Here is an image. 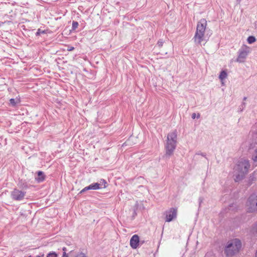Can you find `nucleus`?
I'll return each mask as SVG.
<instances>
[{
    "mask_svg": "<svg viewBox=\"0 0 257 257\" xmlns=\"http://www.w3.org/2000/svg\"><path fill=\"white\" fill-rule=\"evenodd\" d=\"M250 164L248 160L240 159L234 169L235 173V181L238 182L243 179L248 172Z\"/></svg>",
    "mask_w": 257,
    "mask_h": 257,
    "instance_id": "1",
    "label": "nucleus"
},
{
    "mask_svg": "<svg viewBox=\"0 0 257 257\" xmlns=\"http://www.w3.org/2000/svg\"><path fill=\"white\" fill-rule=\"evenodd\" d=\"M207 26V21L205 19H201L197 23L196 31L193 39L196 45H201L203 42H206L205 31Z\"/></svg>",
    "mask_w": 257,
    "mask_h": 257,
    "instance_id": "2",
    "label": "nucleus"
},
{
    "mask_svg": "<svg viewBox=\"0 0 257 257\" xmlns=\"http://www.w3.org/2000/svg\"><path fill=\"white\" fill-rule=\"evenodd\" d=\"M177 133L176 130L169 133L167 135L166 143L165 145L166 155H172L177 146Z\"/></svg>",
    "mask_w": 257,
    "mask_h": 257,
    "instance_id": "3",
    "label": "nucleus"
},
{
    "mask_svg": "<svg viewBox=\"0 0 257 257\" xmlns=\"http://www.w3.org/2000/svg\"><path fill=\"white\" fill-rule=\"evenodd\" d=\"M241 247L240 240L237 238H235L227 242L224 249V252L227 256H232L239 251Z\"/></svg>",
    "mask_w": 257,
    "mask_h": 257,
    "instance_id": "4",
    "label": "nucleus"
},
{
    "mask_svg": "<svg viewBox=\"0 0 257 257\" xmlns=\"http://www.w3.org/2000/svg\"><path fill=\"white\" fill-rule=\"evenodd\" d=\"M249 53V48L246 45L242 46L238 51V57L236 61L239 63L244 62Z\"/></svg>",
    "mask_w": 257,
    "mask_h": 257,
    "instance_id": "5",
    "label": "nucleus"
},
{
    "mask_svg": "<svg viewBox=\"0 0 257 257\" xmlns=\"http://www.w3.org/2000/svg\"><path fill=\"white\" fill-rule=\"evenodd\" d=\"M248 211L254 212L257 211V194L251 195L247 201Z\"/></svg>",
    "mask_w": 257,
    "mask_h": 257,
    "instance_id": "6",
    "label": "nucleus"
},
{
    "mask_svg": "<svg viewBox=\"0 0 257 257\" xmlns=\"http://www.w3.org/2000/svg\"><path fill=\"white\" fill-rule=\"evenodd\" d=\"M26 192L20 190L17 188H15L11 193V196L12 199L15 201L22 200L25 195Z\"/></svg>",
    "mask_w": 257,
    "mask_h": 257,
    "instance_id": "7",
    "label": "nucleus"
},
{
    "mask_svg": "<svg viewBox=\"0 0 257 257\" xmlns=\"http://www.w3.org/2000/svg\"><path fill=\"white\" fill-rule=\"evenodd\" d=\"M165 214L166 222H170L177 217V209L176 208H171L167 210Z\"/></svg>",
    "mask_w": 257,
    "mask_h": 257,
    "instance_id": "8",
    "label": "nucleus"
},
{
    "mask_svg": "<svg viewBox=\"0 0 257 257\" xmlns=\"http://www.w3.org/2000/svg\"><path fill=\"white\" fill-rule=\"evenodd\" d=\"M140 239L138 235H134L130 240V245L133 249H136L139 245Z\"/></svg>",
    "mask_w": 257,
    "mask_h": 257,
    "instance_id": "9",
    "label": "nucleus"
},
{
    "mask_svg": "<svg viewBox=\"0 0 257 257\" xmlns=\"http://www.w3.org/2000/svg\"><path fill=\"white\" fill-rule=\"evenodd\" d=\"M37 174L38 176L35 178L36 181L39 183L42 182L43 181H44L45 179V175L44 173L42 171H39L38 172Z\"/></svg>",
    "mask_w": 257,
    "mask_h": 257,
    "instance_id": "10",
    "label": "nucleus"
},
{
    "mask_svg": "<svg viewBox=\"0 0 257 257\" xmlns=\"http://www.w3.org/2000/svg\"><path fill=\"white\" fill-rule=\"evenodd\" d=\"M227 73L226 71L225 70L221 71L219 74V78L222 82V84L223 83V81L225 79H226L227 78Z\"/></svg>",
    "mask_w": 257,
    "mask_h": 257,
    "instance_id": "11",
    "label": "nucleus"
},
{
    "mask_svg": "<svg viewBox=\"0 0 257 257\" xmlns=\"http://www.w3.org/2000/svg\"><path fill=\"white\" fill-rule=\"evenodd\" d=\"M100 183H94L89 185L90 190H98L100 188Z\"/></svg>",
    "mask_w": 257,
    "mask_h": 257,
    "instance_id": "12",
    "label": "nucleus"
},
{
    "mask_svg": "<svg viewBox=\"0 0 257 257\" xmlns=\"http://www.w3.org/2000/svg\"><path fill=\"white\" fill-rule=\"evenodd\" d=\"M19 102V100H16L14 98H11L10 100V104L12 106H16L17 104Z\"/></svg>",
    "mask_w": 257,
    "mask_h": 257,
    "instance_id": "13",
    "label": "nucleus"
},
{
    "mask_svg": "<svg viewBox=\"0 0 257 257\" xmlns=\"http://www.w3.org/2000/svg\"><path fill=\"white\" fill-rule=\"evenodd\" d=\"M250 232L253 234H255L257 233V223H255L252 226Z\"/></svg>",
    "mask_w": 257,
    "mask_h": 257,
    "instance_id": "14",
    "label": "nucleus"
},
{
    "mask_svg": "<svg viewBox=\"0 0 257 257\" xmlns=\"http://www.w3.org/2000/svg\"><path fill=\"white\" fill-rule=\"evenodd\" d=\"M247 42L249 43V44H252L253 43V42H254L256 40L255 39V38L254 37V36H249L248 38H247Z\"/></svg>",
    "mask_w": 257,
    "mask_h": 257,
    "instance_id": "15",
    "label": "nucleus"
},
{
    "mask_svg": "<svg viewBox=\"0 0 257 257\" xmlns=\"http://www.w3.org/2000/svg\"><path fill=\"white\" fill-rule=\"evenodd\" d=\"M46 257H58V255L55 252L50 251L47 254Z\"/></svg>",
    "mask_w": 257,
    "mask_h": 257,
    "instance_id": "16",
    "label": "nucleus"
},
{
    "mask_svg": "<svg viewBox=\"0 0 257 257\" xmlns=\"http://www.w3.org/2000/svg\"><path fill=\"white\" fill-rule=\"evenodd\" d=\"M246 105V103L244 102H242V103L239 105L238 108V111L242 112L245 108Z\"/></svg>",
    "mask_w": 257,
    "mask_h": 257,
    "instance_id": "17",
    "label": "nucleus"
},
{
    "mask_svg": "<svg viewBox=\"0 0 257 257\" xmlns=\"http://www.w3.org/2000/svg\"><path fill=\"white\" fill-rule=\"evenodd\" d=\"M78 23L77 22L73 21L72 24V30L74 31L76 28H78Z\"/></svg>",
    "mask_w": 257,
    "mask_h": 257,
    "instance_id": "18",
    "label": "nucleus"
},
{
    "mask_svg": "<svg viewBox=\"0 0 257 257\" xmlns=\"http://www.w3.org/2000/svg\"><path fill=\"white\" fill-rule=\"evenodd\" d=\"M252 159L253 162H257V149L255 150L254 154L252 156Z\"/></svg>",
    "mask_w": 257,
    "mask_h": 257,
    "instance_id": "19",
    "label": "nucleus"
},
{
    "mask_svg": "<svg viewBox=\"0 0 257 257\" xmlns=\"http://www.w3.org/2000/svg\"><path fill=\"white\" fill-rule=\"evenodd\" d=\"M89 190H90V189L89 186H86V187H84L82 190H81L79 193L82 194V193L85 192V191Z\"/></svg>",
    "mask_w": 257,
    "mask_h": 257,
    "instance_id": "20",
    "label": "nucleus"
},
{
    "mask_svg": "<svg viewBox=\"0 0 257 257\" xmlns=\"http://www.w3.org/2000/svg\"><path fill=\"white\" fill-rule=\"evenodd\" d=\"M200 117V114L199 113H198L197 115H196L195 113H193L192 114V118L193 119H195L196 117L197 118H199Z\"/></svg>",
    "mask_w": 257,
    "mask_h": 257,
    "instance_id": "21",
    "label": "nucleus"
},
{
    "mask_svg": "<svg viewBox=\"0 0 257 257\" xmlns=\"http://www.w3.org/2000/svg\"><path fill=\"white\" fill-rule=\"evenodd\" d=\"M75 257H86L84 253H79L77 254Z\"/></svg>",
    "mask_w": 257,
    "mask_h": 257,
    "instance_id": "22",
    "label": "nucleus"
},
{
    "mask_svg": "<svg viewBox=\"0 0 257 257\" xmlns=\"http://www.w3.org/2000/svg\"><path fill=\"white\" fill-rule=\"evenodd\" d=\"M163 42L162 41V40H160L157 43V45L159 47H161L162 46H163Z\"/></svg>",
    "mask_w": 257,
    "mask_h": 257,
    "instance_id": "23",
    "label": "nucleus"
},
{
    "mask_svg": "<svg viewBox=\"0 0 257 257\" xmlns=\"http://www.w3.org/2000/svg\"><path fill=\"white\" fill-rule=\"evenodd\" d=\"M101 182H102V183H104V185L103 188H105L106 187L105 184H106V181L104 179H101L100 180V183Z\"/></svg>",
    "mask_w": 257,
    "mask_h": 257,
    "instance_id": "24",
    "label": "nucleus"
},
{
    "mask_svg": "<svg viewBox=\"0 0 257 257\" xmlns=\"http://www.w3.org/2000/svg\"><path fill=\"white\" fill-rule=\"evenodd\" d=\"M197 154L199 155H201L204 157H205L206 156V154L205 153H201V152L198 153Z\"/></svg>",
    "mask_w": 257,
    "mask_h": 257,
    "instance_id": "25",
    "label": "nucleus"
},
{
    "mask_svg": "<svg viewBox=\"0 0 257 257\" xmlns=\"http://www.w3.org/2000/svg\"><path fill=\"white\" fill-rule=\"evenodd\" d=\"M62 257H68V256L67 254L66 253V252H63Z\"/></svg>",
    "mask_w": 257,
    "mask_h": 257,
    "instance_id": "26",
    "label": "nucleus"
},
{
    "mask_svg": "<svg viewBox=\"0 0 257 257\" xmlns=\"http://www.w3.org/2000/svg\"><path fill=\"white\" fill-rule=\"evenodd\" d=\"M144 243H145V241L144 240H140L139 244L142 245Z\"/></svg>",
    "mask_w": 257,
    "mask_h": 257,
    "instance_id": "27",
    "label": "nucleus"
},
{
    "mask_svg": "<svg viewBox=\"0 0 257 257\" xmlns=\"http://www.w3.org/2000/svg\"><path fill=\"white\" fill-rule=\"evenodd\" d=\"M62 250H63V252H65L67 250L66 248L65 247H63L62 248Z\"/></svg>",
    "mask_w": 257,
    "mask_h": 257,
    "instance_id": "28",
    "label": "nucleus"
},
{
    "mask_svg": "<svg viewBox=\"0 0 257 257\" xmlns=\"http://www.w3.org/2000/svg\"><path fill=\"white\" fill-rule=\"evenodd\" d=\"M40 34V29H39L37 32V35H39Z\"/></svg>",
    "mask_w": 257,
    "mask_h": 257,
    "instance_id": "29",
    "label": "nucleus"
},
{
    "mask_svg": "<svg viewBox=\"0 0 257 257\" xmlns=\"http://www.w3.org/2000/svg\"><path fill=\"white\" fill-rule=\"evenodd\" d=\"M246 97H244L243 98V101H245L246 99Z\"/></svg>",
    "mask_w": 257,
    "mask_h": 257,
    "instance_id": "30",
    "label": "nucleus"
},
{
    "mask_svg": "<svg viewBox=\"0 0 257 257\" xmlns=\"http://www.w3.org/2000/svg\"><path fill=\"white\" fill-rule=\"evenodd\" d=\"M43 256H44V254H43L42 256H39V255H37L36 257H43Z\"/></svg>",
    "mask_w": 257,
    "mask_h": 257,
    "instance_id": "31",
    "label": "nucleus"
},
{
    "mask_svg": "<svg viewBox=\"0 0 257 257\" xmlns=\"http://www.w3.org/2000/svg\"><path fill=\"white\" fill-rule=\"evenodd\" d=\"M73 49H74V47H72V48H70V50H73Z\"/></svg>",
    "mask_w": 257,
    "mask_h": 257,
    "instance_id": "32",
    "label": "nucleus"
},
{
    "mask_svg": "<svg viewBox=\"0 0 257 257\" xmlns=\"http://www.w3.org/2000/svg\"><path fill=\"white\" fill-rule=\"evenodd\" d=\"M73 49H74V47H72V48H70V50H73Z\"/></svg>",
    "mask_w": 257,
    "mask_h": 257,
    "instance_id": "33",
    "label": "nucleus"
},
{
    "mask_svg": "<svg viewBox=\"0 0 257 257\" xmlns=\"http://www.w3.org/2000/svg\"><path fill=\"white\" fill-rule=\"evenodd\" d=\"M73 49H74V47H72V48H70V50H73Z\"/></svg>",
    "mask_w": 257,
    "mask_h": 257,
    "instance_id": "34",
    "label": "nucleus"
},
{
    "mask_svg": "<svg viewBox=\"0 0 257 257\" xmlns=\"http://www.w3.org/2000/svg\"><path fill=\"white\" fill-rule=\"evenodd\" d=\"M73 49H74V47H72V48H70V50H73Z\"/></svg>",
    "mask_w": 257,
    "mask_h": 257,
    "instance_id": "35",
    "label": "nucleus"
},
{
    "mask_svg": "<svg viewBox=\"0 0 257 257\" xmlns=\"http://www.w3.org/2000/svg\"><path fill=\"white\" fill-rule=\"evenodd\" d=\"M252 147H253V146H252V145H251L250 146V148H252Z\"/></svg>",
    "mask_w": 257,
    "mask_h": 257,
    "instance_id": "36",
    "label": "nucleus"
},
{
    "mask_svg": "<svg viewBox=\"0 0 257 257\" xmlns=\"http://www.w3.org/2000/svg\"><path fill=\"white\" fill-rule=\"evenodd\" d=\"M238 2H240L241 0H237Z\"/></svg>",
    "mask_w": 257,
    "mask_h": 257,
    "instance_id": "37",
    "label": "nucleus"
},
{
    "mask_svg": "<svg viewBox=\"0 0 257 257\" xmlns=\"http://www.w3.org/2000/svg\"><path fill=\"white\" fill-rule=\"evenodd\" d=\"M29 257H32V256H31V255H30Z\"/></svg>",
    "mask_w": 257,
    "mask_h": 257,
    "instance_id": "38",
    "label": "nucleus"
}]
</instances>
